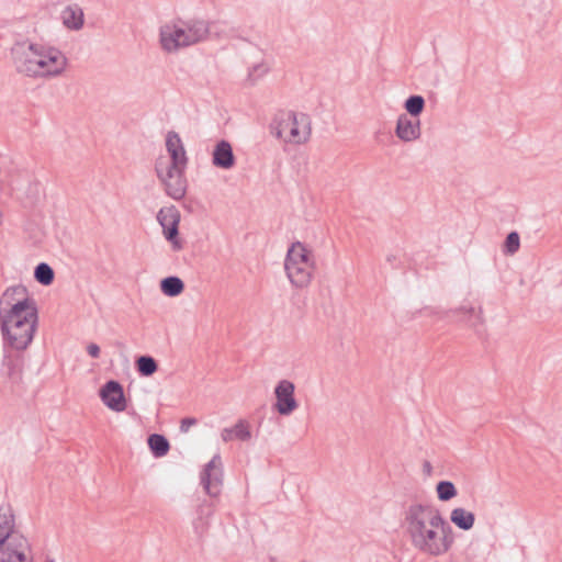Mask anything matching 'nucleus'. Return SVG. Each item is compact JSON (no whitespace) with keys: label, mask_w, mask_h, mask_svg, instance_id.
Segmentation results:
<instances>
[{"label":"nucleus","mask_w":562,"mask_h":562,"mask_svg":"<svg viewBox=\"0 0 562 562\" xmlns=\"http://www.w3.org/2000/svg\"><path fill=\"white\" fill-rule=\"evenodd\" d=\"M402 526L412 547L426 555H442L454 542L451 526L431 504H409L404 509Z\"/></svg>","instance_id":"obj_1"},{"label":"nucleus","mask_w":562,"mask_h":562,"mask_svg":"<svg viewBox=\"0 0 562 562\" xmlns=\"http://www.w3.org/2000/svg\"><path fill=\"white\" fill-rule=\"evenodd\" d=\"M38 322L37 307L23 313V305L14 304L9 315L0 316L4 346L23 351L33 341Z\"/></svg>","instance_id":"obj_2"},{"label":"nucleus","mask_w":562,"mask_h":562,"mask_svg":"<svg viewBox=\"0 0 562 562\" xmlns=\"http://www.w3.org/2000/svg\"><path fill=\"white\" fill-rule=\"evenodd\" d=\"M284 270L292 285L306 288L315 271L312 251L301 241L293 243L285 256Z\"/></svg>","instance_id":"obj_3"},{"label":"nucleus","mask_w":562,"mask_h":562,"mask_svg":"<svg viewBox=\"0 0 562 562\" xmlns=\"http://www.w3.org/2000/svg\"><path fill=\"white\" fill-rule=\"evenodd\" d=\"M271 134L277 138H283L292 144H304L311 136V119L305 113H295L293 111H281L272 120L270 124Z\"/></svg>","instance_id":"obj_4"},{"label":"nucleus","mask_w":562,"mask_h":562,"mask_svg":"<svg viewBox=\"0 0 562 562\" xmlns=\"http://www.w3.org/2000/svg\"><path fill=\"white\" fill-rule=\"evenodd\" d=\"M155 169L165 184L166 193L175 200H181L187 192L186 169L162 168V162H157Z\"/></svg>","instance_id":"obj_5"},{"label":"nucleus","mask_w":562,"mask_h":562,"mask_svg":"<svg viewBox=\"0 0 562 562\" xmlns=\"http://www.w3.org/2000/svg\"><path fill=\"white\" fill-rule=\"evenodd\" d=\"M200 479L207 495L216 497L221 494L223 486V464L220 454H215L210 462L205 464Z\"/></svg>","instance_id":"obj_6"},{"label":"nucleus","mask_w":562,"mask_h":562,"mask_svg":"<svg viewBox=\"0 0 562 562\" xmlns=\"http://www.w3.org/2000/svg\"><path fill=\"white\" fill-rule=\"evenodd\" d=\"M23 305V313L29 312L31 307H36L33 299L29 297L24 285H13L8 288L0 299V316L9 315L14 304Z\"/></svg>","instance_id":"obj_7"},{"label":"nucleus","mask_w":562,"mask_h":562,"mask_svg":"<svg viewBox=\"0 0 562 562\" xmlns=\"http://www.w3.org/2000/svg\"><path fill=\"white\" fill-rule=\"evenodd\" d=\"M157 221L162 227L165 238L172 244L175 250L182 248L178 239L180 213L175 206L160 209L157 214Z\"/></svg>","instance_id":"obj_8"},{"label":"nucleus","mask_w":562,"mask_h":562,"mask_svg":"<svg viewBox=\"0 0 562 562\" xmlns=\"http://www.w3.org/2000/svg\"><path fill=\"white\" fill-rule=\"evenodd\" d=\"M159 41L161 47L167 52H176L181 47L191 45L182 24H166L161 26Z\"/></svg>","instance_id":"obj_9"},{"label":"nucleus","mask_w":562,"mask_h":562,"mask_svg":"<svg viewBox=\"0 0 562 562\" xmlns=\"http://www.w3.org/2000/svg\"><path fill=\"white\" fill-rule=\"evenodd\" d=\"M294 391L295 386L289 380H281L277 384L274 389V395L277 398L274 407L280 415L288 416L297 408Z\"/></svg>","instance_id":"obj_10"},{"label":"nucleus","mask_w":562,"mask_h":562,"mask_svg":"<svg viewBox=\"0 0 562 562\" xmlns=\"http://www.w3.org/2000/svg\"><path fill=\"white\" fill-rule=\"evenodd\" d=\"M166 149L170 156V161L166 168H171L172 170L187 169L189 159L183 143L177 132H168L166 136Z\"/></svg>","instance_id":"obj_11"},{"label":"nucleus","mask_w":562,"mask_h":562,"mask_svg":"<svg viewBox=\"0 0 562 562\" xmlns=\"http://www.w3.org/2000/svg\"><path fill=\"white\" fill-rule=\"evenodd\" d=\"M102 402L114 412H123L126 408L123 386L115 380L108 381L100 390Z\"/></svg>","instance_id":"obj_12"},{"label":"nucleus","mask_w":562,"mask_h":562,"mask_svg":"<svg viewBox=\"0 0 562 562\" xmlns=\"http://www.w3.org/2000/svg\"><path fill=\"white\" fill-rule=\"evenodd\" d=\"M395 135L404 143L417 140L422 135L419 119L413 120L407 114H400L396 121Z\"/></svg>","instance_id":"obj_13"},{"label":"nucleus","mask_w":562,"mask_h":562,"mask_svg":"<svg viewBox=\"0 0 562 562\" xmlns=\"http://www.w3.org/2000/svg\"><path fill=\"white\" fill-rule=\"evenodd\" d=\"M27 547L24 537L12 538L8 543L0 547V562H25L23 549Z\"/></svg>","instance_id":"obj_14"},{"label":"nucleus","mask_w":562,"mask_h":562,"mask_svg":"<svg viewBox=\"0 0 562 562\" xmlns=\"http://www.w3.org/2000/svg\"><path fill=\"white\" fill-rule=\"evenodd\" d=\"M212 164L221 169H231L236 164L233 147L228 140L221 139L212 153Z\"/></svg>","instance_id":"obj_15"},{"label":"nucleus","mask_w":562,"mask_h":562,"mask_svg":"<svg viewBox=\"0 0 562 562\" xmlns=\"http://www.w3.org/2000/svg\"><path fill=\"white\" fill-rule=\"evenodd\" d=\"M182 26L191 45L204 41L212 30V25L204 20H189L182 22Z\"/></svg>","instance_id":"obj_16"},{"label":"nucleus","mask_w":562,"mask_h":562,"mask_svg":"<svg viewBox=\"0 0 562 562\" xmlns=\"http://www.w3.org/2000/svg\"><path fill=\"white\" fill-rule=\"evenodd\" d=\"M2 371L12 383H20L23 375V358L21 356H5L2 362Z\"/></svg>","instance_id":"obj_17"},{"label":"nucleus","mask_w":562,"mask_h":562,"mask_svg":"<svg viewBox=\"0 0 562 562\" xmlns=\"http://www.w3.org/2000/svg\"><path fill=\"white\" fill-rule=\"evenodd\" d=\"M61 20L67 29L78 31L85 23L83 10L78 4L67 5L61 11Z\"/></svg>","instance_id":"obj_18"},{"label":"nucleus","mask_w":562,"mask_h":562,"mask_svg":"<svg viewBox=\"0 0 562 562\" xmlns=\"http://www.w3.org/2000/svg\"><path fill=\"white\" fill-rule=\"evenodd\" d=\"M223 441L228 442L234 439L248 441L251 438L249 425L246 420H238L233 427L224 428L221 432Z\"/></svg>","instance_id":"obj_19"},{"label":"nucleus","mask_w":562,"mask_h":562,"mask_svg":"<svg viewBox=\"0 0 562 562\" xmlns=\"http://www.w3.org/2000/svg\"><path fill=\"white\" fill-rule=\"evenodd\" d=\"M450 521L459 529L468 531L475 522V515L462 507H456L450 513Z\"/></svg>","instance_id":"obj_20"},{"label":"nucleus","mask_w":562,"mask_h":562,"mask_svg":"<svg viewBox=\"0 0 562 562\" xmlns=\"http://www.w3.org/2000/svg\"><path fill=\"white\" fill-rule=\"evenodd\" d=\"M14 533V515L11 509L0 515V547L8 543L7 541L15 538Z\"/></svg>","instance_id":"obj_21"},{"label":"nucleus","mask_w":562,"mask_h":562,"mask_svg":"<svg viewBox=\"0 0 562 562\" xmlns=\"http://www.w3.org/2000/svg\"><path fill=\"white\" fill-rule=\"evenodd\" d=\"M148 447L156 458L166 456L170 449L168 439L160 434H151L147 439Z\"/></svg>","instance_id":"obj_22"},{"label":"nucleus","mask_w":562,"mask_h":562,"mask_svg":"<svg viewBox=\"0 0 562 562\" xmlns=\"http://www.w3.org/2000/svg\"><path fill=\"white\" fill-rule=\"evenodd\" d=\"M160 290L165 295L175 297L183 292L184 283L179 277H166L160 281Z\"/></svg>","instance_id":"obj_23"},{"label":"nucleus","mask_w":562,"mask_h":562,"mask_svg":"<svg viewBox=\"0 0 562 562\" xmlns=\"http://www.w3.org/2000/svg\"><path fill=\"white\" fill-rule=\"evenodd\" d=\"M45 57L48 61V67H50L45 70L48 76L59 75L64 70L66 58L60 54V52L52 49Z\"/></svg>","instance_id":"obj_24"},{"label":"nucleus","mask_w":562,"mask_h":562,"mask_svg":"<svg viewBox=\"0 0 562 562\" xmlns=\"http://www.w3.org/2000/svg\"><path fill=\"white\" fill-rule=\"evenodd\" d=\"M135 367L142 376H151L158 370L157 361L148 355L137 357L135 360Z\"/></svg>","instance_id":"obj_25"},{"label":"nucleus","mask_w":562,"mask_h":562,"mask_svg":"<svg viewBox=\"0 0 562 562\" xmlns=\"http://www.w3.org/2000/svg\"><path fill=\"white\" fill-rule=\"evenodd\" d=\"M55 272L53 268L46 263L41 262L34 269V279L42 285H50L54 282Z\"/></svg>","instance_id":"obj_26"},{"label":"nucleus","mask_w":562,"mask_h":562,"mask_svg":"<svg viewBox=\"0 0 562 562\" xmlns=\"http://www.w3.org/2000/svg\"><path fill=\"white\" fill-rule=\"evenodd\" d=\"M453 314L462 313L461 321L465 322L471 327H476L483 323L482 310L480 308L476 313L472 306H462L458 310L451 311Z\"/></svg>","instance_id":"obj_27"},{"label":"nucleus","mask_w":562,"mask_h":562,"mask_svg":"<svg viewBox=\"0 0 562 562\" xmlns=\"http://www.w3.org/2000/svg\"><path fill=\"white\" fill-rule=\"evenodd\" d=\"M425 104L426 102L423 95L413 94L405 100L404 109L411 116L417 119L423 113Z\"/></svg>","instance_id":"obj_28"},{"label":"nucleus","mask_w":562,"mask_h":562,"mask_svg":"<svg viewBox=\"0 0 562 562\" xmlns=\"http://www.w3.org/2000/svg\"><path fill=\"white\" fill-rule=\"evenodd\" d=\"M213 513L211 505L206 507L202 505L199 509V517L193 521L194 532L199 538H202L207 530L209 524L203 516H211Z\"/></svg>","instance_id":"obj_29"},{"label":"nucleus","mask_w":562,"mask_h":562,"mask_svg":"<svg viewBox=\"0 0 562 562\" xmlns=\"http://www.w3.org/2000/svg\"><path fill=\"white\" fill-rule=\"evenodd\" d=\"M437 497L441 502H448L457 496L458 491L451 481H440L436 485Z\"/></svg>","instance_id":"obj_30"},{"label":"nucleus","mask_w":562,"mask_h":562,"mask_svg":"<svg viewBox=\"0 0 562 562\" xmlns=\"http://www.w3.org/2000/svg\"><path fill=\"white\" fill-rule=\"evenodd\" d=\"M49 68L48 61L45 56H41L35 60L34 68H20V71L24 72L27 76L36 77V76H48L45 70Z\"/></svg>","instance_id":"obj_31"},{"label":"nucleus","mask_w":562,"mask_h":562,"mask_svg":"<svg viewBox=\"0 0 562 562\" xmlns=\"http://www.w3.org/2000/svg\"><path fill=\"white\" fill-rule=\"evenodd\" d=\"M520 247V237L517 232H510L505 239L503 246V252L505 255H514L519 250Z\"/></svg>","instance_id":"obj_32"},{"label":"nucleus","mask_w":562,"mask_h":562,"mask_svg":"<svg viewBox=\"0 0 562 562\" xmlns=\"http://www.w3.org/2000/svg\"><path fill=\"white\" fill-rule=\"evenodd\" d=\"M269 68L266 64L259 63L254 65L248 72V80L251 83H255L257 80H259L262 76H265L268 72Z\"/></svg>","instance_id":"obj_33"},{"label":"nucleus","mask_w":562,"mask_h":562,"mask_svg":"<svg viewBox=\"0 0 562 562\" xmlns=\"http://www.w3.org/2000/svg\"><path fill=\"white\" fill-rule=\"evenodd\" d=\"M196 424H198L196 418H194V417H186V418L181 419L180 431L181 432H188L190 427H192V426H194Z\"/></svg>","instance_id":"obj_34"},{"label":"nucleus","mask_w":562,"mask_h":562,"mask_svg":"<svg viewBox=\"0 0 562 562\" xmlns=\"http://www.w3.org/2000/svg\"><path fill=\"white\" fill-rule=\"evenodd\" d=\"M87 352L92 358H99L100 356V347L97 344H89L87 347Z\"/></svg>","instance_id":"obj_35"},{"label":"nucleus","mask_w":562,"mask_h":562,"mask_svg":"<svg viewBox=\"0 0 562 562\" xmlns=\"http://www.w3.org/2000/svg\"><path fill=\"white\" fill-rule=\"evenodd\" d=\"M423 471L426 475H430L432 471V465L429 461H425L423 464Z\"/></svg>","instance_id":"obj_36"},{"label":"nucleus","mask_w":562,"mask_h":562,"mask_svg":"<svg viewBox=\"0 0 562 562\" xmlns=\"http://www.w3.org/2000/svg\"><path fill=\"white\" fill-rule=\"evenodd\" d=\"M36 59L26 58L20 68H34Z\"/></svg>","instance_id":"obj_37"},{"label":"nucleus","mask_w":562,"mask_h":562,"mask_svg":"<svg viewBox=\"0 0 562 562\" xmlns=\"http://www.w3.org/2000/svg\"><path fill=\"white\" fill-rule=\"evenodd\" d=\"M386 260L392 265L394 266V263L396 262V256L395 255H389L386 257Z\"/></svg>","instance_id":"obj_38"},{"label":"nucleus","mask_w":562,"mask_h":562,"mask_svg":"<svg viewBox=\"0 0 562 562\" xmlns=\"http://www.w3.org/2000/svg\"><path fill=\"white\" fill-rule=\"evenodd\" d=\"M30 50L34 52L36 55H40V54L37 53V50H36V45H34V44H31V45H30Z\"/></svg>","instance_id":"obj_39"},{"label":"nucleus","mask_w":562,"mask_h":562,"mask_svg":"<svg viewBox=\"0 0 562 562\" xmlns=\"http://www.w3.org/2000/svg\"><path fill=\"white\" fill-rule=\"evenodd\" d=\"M47 562H54V560L53 559H48Z\"/></svg>","instance_id":"obj_40"}]
</instances>
